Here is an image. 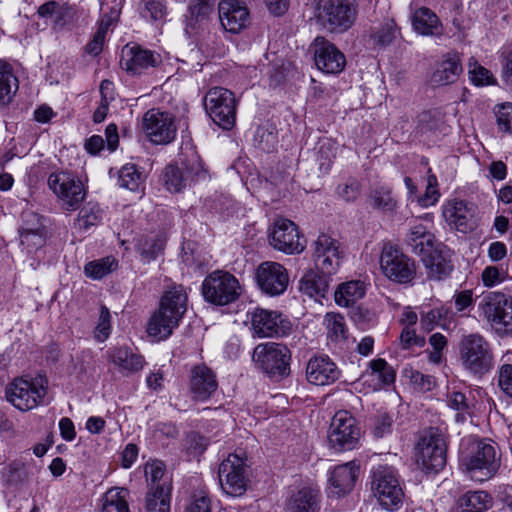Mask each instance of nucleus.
Instances as JSON below:
<instances>
[{"label":"nucleus","mask_w":512,"mask_h":512,"mask_svg":"<svg viewBox=\"0 0 512 512\" xmlns=\"http://www.w3.org/2000/svg\"><path fill=\"white\" fill-rule=\"evenodd\" d=\"M19 87L18 79L15 76L12 66L0 60V104H8Z\"/></svg>","instance_id":"79ce46f5"},{"label":"nucleus","mask_w":512,"mask_h":512,"mask_svg":"<svg viewBox=\"0 0 512 512\" xmlns=\"http://www.w3.org/2000/svg\"><path fill=\"white\" fill-rule=\"evenodd\" d=\"M361 438V430L356 419L346 410L335 413L332 418L328 441L336 451L352 450L357 447Z\"/></svg>","instance_id":"f3484780"},{"label":"nucleus","mask_w":512,"mask_h":512,"mask_svg":"<svg viewBox=\"0 0 512 512\" xmlns=\"http://www.w3.org/2000/svg\"><path fill=\"white\" fill-rule=\"evenodd\" d=\"M204 107L211 120L230 129L235 123L236 99L230 90L223 87L211 88L205 95Z\"/></svg>","instance_id":"ddd939ff"},{"label":"nucleus","mask_w":512,"mask_h":512,"mask_svg":"<svg viewBox=\"0 0 512 512\" xmlns=\"http://www.w3.org/2000/svg\"><path fill=\"white\" fill-rule=\"evenodd\" d=\"M38 15L55 30L62 29L72 18L71 9L55 1L44 3L38 8Z\"/></svg>","instance_id":"e433bc0d"},{"label":"nucleus","mask_w":512,"mask_h":512,"mask_svg":"<svg viewBox=\"0 0 512 512\" xmlns=\"http://www.w3.org/2000/svg\"><path fill=\"white\" fill-rule=\"evenodd\" d=\"M393 414L382 412L376 419L374 433L377 437H383L392 431Z\"/></svg>","instance_id":"0e129e2a"},{"label":"nucleus","mask_w":512,"mask_h":512,"mask_svg":"<svg viewBox=\"0 0 512 512\" xmlns=\"http://www.w3.org/2000/svg\"><path fill=\"white\" fill-rule=\"evenodd\" d=\"M269 243L286 254L301 253L305 249V242L299 236L297 226L286 218L275 220L269 233Z\"/></svg>","instance_id":"6ab92c4d"},{"label":"nucleus","mask_w":512,"mask_h":512,"mask_svg":"<svg viewBox=\"0 0 512 512\" xmlns=\"http://www.w3.org/2000/svg\"><path fill=\"white\" fill-rule=\"evenodd\" d=\"M218 477L225 494L232 497L243 495L249 483L245 459L236 453L229 454L219 466Z\"/></svg>","instance_id":"dca6fc26"},{"label":"nucleus","mask_w":512,"mask_h":512,"mask_svg":"<svg viewBox=\"0 0 512 512\" xmlns=\"http://www.w3.org/2000/svg\"><path fill=\"white\" fill-rule=\"evenodd\" d=\"M369 286L370 282L366 279H352L340 283L334 292V301L340 307H352L366 295Z\"/></svg>","instance_id":"473e14b6"},{"label":"nucleus","mask_w":512,"mask_h":512,"mask_svg":"<svg viewBox=\"0 0 512 512\" xmlns=\"http://www.w3.org/2000/svg\"><path fill=\"white\" fill-rule=\"evenodd\" d=\"M355 13L351 0H324L317 6L316 17L327 29L344 31L352 26Z\"/></svg>","instance_id":"a211bd4d"},{"label":"nucleus","mask_w":512,"mask_h":512,"mask_svg":"<svg viewBox=\"0 0 512 512\" xmlns=\"http://www.w3.org/2000/svg\"><path fill=\"white\" fill-rule=\"evenodd\" d=\"M256 282L263 293L269 296H279L287 290L289 274L282 264L265 261L256 270Z\"/></svg>","instance_id":"aec40b11"},{"label":"nucleus","mask_w":512,"mask_h":512,"mask_svg":"<svg viewBox=\"0 0 512 512\" xmlns=\"http://www.w3.org/2000/svg\"><path fill=\"white\" fill-rule=\"evenodd\" d=\"M339 377L340 370L326 355L313 357L307 363L306 378L313 385H330L338 380Z\"/></svg>","instance_id":"bb28decb"},{"label":"nucleus","mask_w":512,"mask_h":512,"mask_svg":"<svg viewBox=\"0 0 512 512\" xmlns=\"http://www.w3.org/2000/svg\"><path fill=\"white\" fill-rule=\"evenodd\" d=\"M145 176L136 165L127 163L118 172L119 186L130 191H142Z\"/></svg>","instance_id":"37998d69"},{"label":"nucleus","mask_w":512,"mask_h":512,"mask_svg":"<svg viewBox=\"0 0 512 512\" xmlns=\"http://www.w3.org/2000/svg\"><path fill=\"white\" fill-rule=\"evenodd\" d=\"M202 294L207 302L224 306L239 297L240 284L232 274L220 270L214 271L204 279Z\"/></svg>","instance_id":"f8f14e48"},{"label":"nucleus","mask_w":512,"mask_h":512,"mask_svg":"<svg viewBox=\"0 0 512 512\" xmlns=\"http://www.w3.org/2000/svg\"><path fill=\"white\" fill-rule=\"evenodd\" d=\"M396 24L394 20H387L383 27L374 35L376 41L382 45L390 43L396 36Z\"/></svg>","instance_id":"69168bd1"},{"label":"nucleus","mask_w":512,"mask_h":512,"mask_svg":"<svg viewBox=\"0 0 512 512\" xmlns=\"http://www.w3.org/2000/svg\"><path fill=\"white\" fill-rule=\"evenodd\" d=\"M291 353L287 346L266 342L258 344L253 351L255 366L271 378H282L289 374Z\"/></svg>","instance_id":"1a4fd4ad"},{"label":"nucleus","mask_w":512,"mask_h":512,"mask_svg":"<svg viewBox=\"0 0 512 512\" xmlns=\"http://www.w3.org/2000/svg\"><path fill=\"white\" fill-rule=\"evenodd\" d=\"M475 210L473 204L458 199H449L442 205V215L447 224L462 233L475 227Z\"/></svg>","instance_id":"b1692460"},{"label":"nucleus","mask_w":512,"mask_h":512,"mask_svg":"<svg viewBox=\"0 0 512 512\" xmlns=\"http://www.w3.org/2000/svg\"><path fill=\"white\" fill-rule=\"evenodd\" d=\"M315 264L322 274H335L342 264L343 252L338 240L320 234L314 243Z\"/></svg>","instance_id":"412c9836"},{"label":"nucleus","mask_w":512,"mask_h":512,"mask_svg":"<svg viewBox=\"0 0 512 512\" xmlns=\"http://www.w3.org/2000/svg\"><path fill=\"white\" fill-rule=\"evenodd\" d=\"M372 491L379 505L387 511H396L403 504V483L391 466H379L373 472Z\"/></svg>","instance_id":"423d86ee"},{"label":"nucleus","mask_w":512,"mask_h":512,"mask_svg":"<svg viewBox=\"0 0 512 512\" xmlns=\"http://www.w3.org/2000/svg\"><path fill=\"white\" fill-rule=\"evenodd\" d=\"M107 355L109 361L123 376L138 373L145 364L144 357L127 346L114 347L107 352Z\"/></svg>","instance_id":"c756f323"},{"label":"nucleus","mask_w":512,"mask_h":512,"mask_svg":"<svg viewBox=\"0 0 512 512\" xmlns=\"http://www.w3.org/2000/svg\"><path fill=\"white\" fill-rule=\"evenodd\" d=\"M459 461L470 478L476 481L489 479L499 467L494 445L473 436L461 440Z\"/></svg>","instance_id":"f03ea898"},{"label":"nucleus","mask_w":512,"mask_h":512,"mask_svg":"<svg viewBox=\"0 0 512 512\" xmlns=\"http://www.w3.org/2000/svg\"><path fill=\"white\" fill-rule=\"evenodd\" d=\"M245 324L256 338L282 337L291 329L290 322L282 313L261 307L247 311Z\"/></svg>","instance_id":"9d476101"},{"label":"nucleus","mask_w":512,"mask_h":512,"mask_svg":"<svg viewBox=\"0 0 512 512\" xmlns=\"http://www.w3.org/2000/svg\"><path fill=\"white\" fill-rule=\"evenodd\" d=\"M117 265L116 259L108 256L88 262L84 266V273L93 280H99L114 271Z\"/></svg>","instance_id":"8fccbe9b"},{"label":"nucleus","mask_w":512,"mask_h":512,"mask_svg":"<svg viewBox=\"0 0 512 512\" xmlns=\"http://www.w3.org/2000/svg\"><path fill=\"white\" fill-rule=\"evenodd\" d=\"M219 19L226 31L238 33L250 20L247 7L238 0H222L218 6Z\"/></svg>","instance_id":"a878e982"},{"label":"nucleus","mask_w":512,"mask_h":512,"mask_svg":"<svg viewBox=\"0 0 512 512\" xmlns=\"http://www.w3.org/2000/svg\"><path fill=\"white\" fill-rule=\"evenodd\" d=\"M160 62L159 54L138 46L124 47L120 60L122 68L133 74L140 73L143 69L149 67H155Z\"/></svg>","instance_id":"cd10ccee"},{"label":"nucleus","mask_w":512,"mask_h":512,"mask_svg":"<svg viewBox=\"0 0 512 512\" xmlns=\"http://www.w3.org/2000/svg\"><path fill=\"white\" fill-rule=\"evenodd\" d=\"M327 289L328 285L326 280L315 270L306 272L299 282V290L301 293L316 302H321L326 295Z\"/></svg>","instance_id":"58836bf2"},{"label":"nucleus","mask_w":512,"mask_h":512,"mask_svg":"<svg viewBox=\"0 0 512 512\" xmlns=\"http://www.w3.org/2000/svg\"><path fill=\"white\" fill-rule=\"evenodd\" d=\"M207 445V440L198 434L189 435L186 442L187 450L189 454L193 457L202 454L206 449Z\"/></svg>","instance_id":"338daca9"},{"label":"nucleus","mask_w":512,"mask_h":512,"mask_svg":"<svg viewBox=\"0 0 512 512\" xmlns=\"http://www.w3.org/2000/svg\"><path fill=\"white\" fill-rule=\"evenodd\" d=\"M440 196L437 177L429 172L426 178L425 192L417 197V203L421 208H429L437 204Z\"/></svg>","instance_id":"3c124183"},{"label":"nucleus","mask_w":512,"mask_h":512,"mask_svg":"<svg viewBox=\"0 0 512 512\" xmlns=\"http://www.w3.org/2000/svg\"><path fill=\"white\" fill-rule=\"evenodd\" d=\"M418 220H423L426 223L415 222L405 238L407 245L410 246L416 254L431 250L432 245L435 243V237L431 232L433 215L425 213L423 216L419 217Z\"/></svg>","instance_id":"c85d7f7f"},{"label":"nucleus","mask_w":512,"mask_h":512,"mask_svg":"<svg viewBox=\"0 0 512 512\" xmlns=\"http://www.w3.org/2000/svg\"><path fill=\"white\" fill-rule=\"evenodd\" d=\"M430 348L427 350L429 362L441 364L444 360V353L447 348V339L441 333H434L429 338Z\"/></svg>","instance_id":"5fc2aeb1"},{"label":"nucleus","mask_w":512,"mask_h":512,"mask_svg":"<svg viewBox=\"0 0 512 512\" xmlns=\"http://www.w3.org/2000/svg\"><path fill=\"white\" fill-rule=\"evenodd\" d=\"M469 77L471 82L476 86H488L496 84V79L493 74L481 66L476 60L470 59L469 64Z\"/></svg>","instance_id":"603ef678"},{"label":"nucleus","mask_w":512,"mask_h":512,"mask_svg":"<svg viewBox=\"0 0 512 512\" xmlns=\"http://www.w3.org/2000/svg\"><path fill=\"white\" fill-rule=\"evenodd\" d=\"M129 491L122 487H112L101 497L100 512H130L128 506Z\"/></svg>","instance_id":"ea45409f"},{"label":"nucleus","mask_w":512,"mask_h":512,"mask_svg":"<svg viewBox=\"0 0 512 512\" xmlns=\"http://www.w3.org/2000/svg\"><path fill=\"white\" fill-rule=\"evenodd\" d=\"M47 183L59 205L67 211L76 210L85 198L83 183L71 172H53Z\"/></svg>","instance_id":"9b49d317"},{"label":"nucleus","mask_w":512,"mask_h":512,"mask_svg":"<svg viewBox=\"0 0 512 512\" xmlns=\"http://www.w3.org/2000/svg\"><path fill=\"white\" fill-rule=\"evenodd\" d=\"M413 29L423 36H441L443 26L439 17L429 8L421 7L412 14Z\"/></svg>","instance_id":"f704fd0d"},{"label":"nucleus","mask_w":512,"mask_h":512,"mask_svg":"<svg viewBox=\"0 0 512 512\" xmlns=\"http://www.w3.org/2000/svg\"><path fill=\"white\" fill-rule=\"evenodd\" d=\"M142 124L147 137L155 144L168 143L175 137L176 128L169 113L151 109L145 113Z\"/></svg>","instance_id":"5701e85b"},{"label":"nucleus","mask_w":512,"mask_h":512,"mask_svg":"<svg viewBox=\"0 0 512 512\" xmlns=\"http://www.w3.org/2000/svg\"><path fill=\"white\" fill-rule=\"evenodd\" d=\"M495 115L498 128L503 132H512V103L507 102L496 106Z\"/></svg>","instance_id":"4d7b16f0"},{"label":"nucleus","mask_w":512,"mask_h":512,"mask_svg":"<svg viewBox=\"0 0 512 512\" xmlns=\"http://www.w3.org/2000/svg\"><path fill=\"white\" fill-rule=\"evenodd\" d=\"M506 272L496 266H487L481 275L483 285L486 287H494L504 281Z\"/></svg>","instance_id":"680f3d73"},{"label":"nucleus","mask_w":512,"mask_h":512,"mask_svg":"<svg viewBox=\"0 0 512 512\" xmlns=\"http://www.w3.org/2000/svg\"><path fill=\"white\" fill-rule=\"evenodd\" d=\"M419 255L422 257V261L431 277L440 279L448 273L450 267L442 250L436 246V243L432 245L431 250L424 251Z\"/></svg>","instance_id":"a19ab883"},{"label":"nucleus","mask_w":512,"mask_h":512,"mask_svg":"<svg viewBox=\"0 0 512 512\" xmlns=\"http://www.w3.org/2000/svg\"><path fill=\"white\" fill-rule=\"evenodd\" d=\"M420 314V326L426 332L432 331L442 321L448 322L453 318V312L445 305L434 306L427 309L425 304L417 307Z\"/></svg>","instance_id":"4c0bfd02"},{"label":"nucleus","mask_w":512,"mask_h":512,"mask_svg":"<svg viewBox=\"0 0 512 512\" xmlns=\"http://www.w3.org/2000/svg\"><path fill=\"white\" fill-rule=\"evenodd\" d=\"M492 505V499L485 491H469L461 495L450 512H484Z\"/></svg>","instance_id":"c9c22d12"},{"label":"nucleus","mask_w":512,"mask_h":512,"mask_svg":"<svg viewBox=\"0 0 512 512\" xmlns=\"http://www.w3.org/2000/svg\"><path fill=\"white\" fill-rule=\"evenodd\" d=\"M214 373L206 366L199 365L192 369L190 391L197 401H206L217 389Z\"/></svg>","instance_id":"7c9ffc66"},{"label":"nucleus","mask_w":512,"mask_h":512,"mask_svg":"<svg viewBox=\"0 0 512 512\" xmlns=\"http://www.w3.org/2000/svg\"><path fill=\"white\" fill-rule=\"evenodd\" d=\"M475 318L499 334H512V297L494 291L483 294L477 302Z\"/></svg>","instance_id":"20e7f679"},{"label":"nucleus","mask_w":512,"mask_h":512,"mask_svg":"<svg viewBox=\"0 0 512 512\" xmlns=\"http://www.w3.org/2000/svg\"><path fill=\"white\" fill-rule=\"evenodd\" d=\"M416 462L425 471L438 472L446 464V444L438 431L430 429L421 435L416 447Z\"/></svg>","instance_id":"4468645a"},{"label":"nucleus","mask_w":512,"mask_h":512,"mask_svg":"<svg viewBox=\"0 0 512 512\" xmlns=\"http://www.w3.org/2000/svg\"><path fill=\"white\" fill-rule=\"evenodd\" d=\"M318 489L313 485H302L290 490L286 505L289 512H317Z\"/></svg>","instance_id":"2f4dec72"},{"label":"nucleus","mask_w":512,"mask_h":512,"mask_svg":"<svg viewBox=\"0 0 512 512\" xmlns=\"http://www.w3.org/2000/svg\"><path fill=\"white\" fill-rule=\"evenodd\" d=\"M358 467L353 462L332 467L327 472L326 494L329 498H342L354 488Z\"/></svg>","instance_id":"4be33fe9"},{"label":"nucleus","mask_w":512,"mask_h":512,"mask_svg":"<svg viewBox=\"0 0 512 512\" xmlns=\"http://www.w3.org/2000/svg\"><path fill=\"white\" fill-rule=\"evenodd\" d=\"M447 404L450 408L458 411L456 415V420L464 421L465 415H470L473 413V406L468 403L466 396L459 391H451L447 395Z\"/></svg>","instance_id":"864d4df0"},{"label":"nucleus","mask_w":512,"mask_h":512,"mask_svg":"<svg viewBox=\"0 0 512 512\" xmlns=\"http://www.w3.org/2000/svg\"><path fill=\"white\" fill-rule=\"evenodd\" d=\"M371 205L385 213H391L398 207V200L388 186L374 189L370 195Z\"/></svg>","instance_id":"de8ad7c7"},{"label":"nucleus","mask_w":512,"mask_h":512,"mask_svg":"<svg viewBox=\"0 0 512 512\" xmlns=\"http://www.w3.org/2000/svg\"><path fill=\"white\" fill-rule=\"evenodd\" d=\"M338 146L332 139L324 138L319 142L318 153L320 159H324L327 162H320L321 170H328L332 158L336 156Z\"/></svg>","instance_id":"bf43d9fd"},{"label":"nucleus","mask_w":512,"mask_h":512,"mask_svg":"<svg viewBox=\"0 0 512 512\" xmlns=\"http://www.w3.org/2000/svg\"><path fill=\"white\" fill-rule=\"evenodd\" d=\"M460 360L464 368L475 375L488 373L494 366L490 345L479 334H470L461 340Z\"/></svg>","instance_id":"6e6552de"},{"label":"nucleus","mask_w":512,"mask_h":512,"mask_svg":"<svg viewBox=\"0 0 512 512\" xmlns=\"http://www.w3.org/2000/svg\"><path fill=\"white\" fill-rule=\"evenodd\" d=\"M379 266L382 274L390 281L407 284L416 276V265L413 259L406 255L398 246L385 243L379 256Z\"/></svg>","instance_id":"0eeeda50"},{"label":"nucleus","mask_w":512,"mask_h":512,"mask_svg":"<svg viewBox=\"0 0 512 512\" xmlns=\"http://www.w3.org/2000/svg\"><path fill=\"white\" fill-rule=\"evenodd\" d=\"M111 333V315L106 307H102L94 336L97 341L104 342Z\"/></svg>","instance_id":"052dcab7"},{"label":"nucleus","mask_w":512,"mask_h":512,"mask_svg":"<svg viewBox=\"0 0 512 512\" xmlns=\"http://www.w3.org/2000/svg\"><path fill=\"white\" fill-rule=\"evenodd\" d=\"M187 307L183 286H173L161 298L159 309L151 316L147 333L154 341L166 340L178 327Z\"/></svg>","instance_id":"f257e3e1"},{"label":"nucleus","mask_w":512,"mask_h":512,"mask_svg":"<svg viewBox=\"0 0 512 512\" xmlns=\"http://www.w3.org/2000/svg\"><path fill=\"white\" fill-rule=\"evenodd\" d=\"M400 341L404 348L411 346L423 347L425 345V338L417 335L414 327H404L400 335Z\"/></svg>","instance_id":"e2e57ef3"},{"label":"nucleus","mask_w":512,"mask_h":512,"mask_svg":"<svg viewBox=\"0 0 512 512\" xmlns=\"http://www.w3.org/2000/svg\"><path fill=\"white\" fill-rule=\"evenodd\" d=\"M213 11V5L208 0H198L189 6L186 16L187 30H195L203 25Z\"/></svg>","instance_id":"a18cd8bd"},{"label":"nucleus","mask_w":512,"mask_h":512,"mask_svg":"<svg viewBox=\"0 0 512 512\" xmlns=\"http://www.w3.org/2000/svg\"><path fill=\"white\" fill-rule=\"evenodd\" d=\"M206 178V171L196 150L186 144L175 164L166 167L163 182L172 193L182 192L192 183Z\"/></svg>","instance_id":"7ed1b4c3"},{"label":"nucleus","mask_w":512,"mask_h":512,"mask_svg":"<svg viewBox=\"0 0 512 512\" xmlns=\"http://www.w3.org/2000/svg\"><path fill=\"white\" fill-rule=\"evenodd\" d=\"M48 380L43 375L15 378L6 387L7 401L20 411H30L44 404Z\"/></svg>","instance_id":"39448f33"},{"label":"nucleus","mask_w":512,"mask_h":512,"mask_svg":"<svg viewBox=\"0 0 512 512\" xmlns=\"http://www.w3.org/2000/svg\"><path fill=\"white\" fill-rule=\"evenodd\" d=\"M165 245V239L161 236L156 238L146 239L139 245V250L143 257L147 260L154 259L163 250Z\"/></svg>","instance_id":"13d9d810"},{"label":"nucleus","mask_w":512,"mask_h":512,"mask_svg":"<svg viewBox=\"0 0 512 512\" xmlns=\"http://www.w3.org/2000/svg\"><path fill=\"white\" fill-rule=\"evenodd\" d=\"M145 508L146 512H169L170 495L168 490L160 486L151 489L146 496Z\"/></svg>","instance_id":"09e8293b"},{"label":"nucleus","mask_w":512,"mask_h":512,"mask_svg":"<svg viewBox=\"0 0 512 512\" xmlns=\"http://www.w3.org/2000/svg\"><path fill=\"white\" fill-rule=\"evenodd\" d=\"M462 72L460 57L457 53L446 54L437 64L431 76V82L435 85H446L457 80Z\"/></svg>","instance_id":"72a5a7b5"},{"label":"nucleus","mask_w":512,"mask_h":512,"mask_svg":"<svg viewBox=\"0 0 512 512\" xmlns=\"http://www.w3.org/2000/svg\"><path fill=\"white\" fill-rule=\"evenodd\" d=\"M105 137L106 140H104L103 137L100 135L91 136L85 144L86 150L91 154H97L104 148L106 142L107 149L110 152H114L119 142L116 125L110 124L107 126L105 130Z\"/></svg>","instance_id":"c03bdc74"},{"label":"nucleus","mask_w":512,"mask_h":512,"mask_svg":"<svg viewBox=\"0 0 512 512\" xmlns=\"http://www.w3.org/2000/svg\"><path fill=\"white\" fill-rule=\"evenodd\" d=\"M499 386L507 395L512 397V365L504 364L499 372Z\"/></svg>","instance_id":"774afa93"},{"label":"nucleus","mask_w":512,"mask_h":512,"mask_svg":"<svg viewBox=\"0 0 512 512\" xmlns=\"http://www.w3.org/2000/svg\"><path fill=\"white\" fill-rule=\"evenodd\" d=\"M316 67L327 74L340 73L346 64L344 54L331 42L317 37L313 44Z\"/></svg>","instance_id":"393cba45"},{"label":"nucleus","mask_w":512,"mask_h":512,"mask_svg":"<svg viewBox=\"0 0 512 512\" xmlns=\"http://www.w3.org/2000/svg\"><path fill=\"white\" fill-rule=\"evenodd\" d=\"M323 324L331 341L340 342L347 338L348 328L342 314L338 312L326 313Z\"/></svg>","instance_id":"49530a36"},{"label":"nucleus","mask_w":512,"mask_h":512,"mask_svg":"<svg viewBox=\"0 0 512 512\" xmlns=\"http://www.w3.org/2000/svg\"><path fill=\"white\" fill-rule=\"evenodd\" d=\"M396 379L394 368L383 358H376L367 363L359 379L352 383V388L363 394L377 392L390 387Z\"/></svg>","instance_id":"2eb2a0df"},{"label":"nucleus","mask_w":512,"mask_h":512,"mask_svg":"<svg viewBox=\"0 0 512 512\" xmlns=\"http://www.w3.org/2000/svg\"><path fill=\"white\" fill-rule=\"evenodd\" d=\"M102 219L101 209L97 205L84 207L75 222V226L80 230H87L96 225Z\"/></svg>","instance_id":"6e6d98bb"}]
</instances>
